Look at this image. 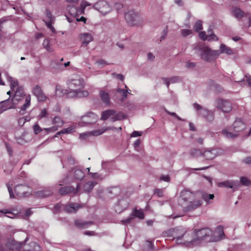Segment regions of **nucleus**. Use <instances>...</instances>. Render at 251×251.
Returning <instances> with one entry per match:
<instances>
[{
	"mask_svg": "<svg viewBox=\"0 0 251 251\" xmlns=\"http://www.w3.org/2000/svg\"><path fill=\"white\" fill-rule=\"evenodd\" d=\"M176 230V229L173 228L169 231V232L171 233L170 236L173 237L174 239H176V244L186 245L188 247L198 244L194 230L186 232L180 236H177Z\"/></svg>",
	"mask_w": 251,
	"mask_h": 251,
	"instance_id": "nucleus-1",
	"label": "nucleus"
},
{
	"mask_svg": "<svg viewBox=\"0 0 251 251\" xmlns=\"http://www.w3.org/2000/svg\"><path fill=\"white\" fill-rule=\"evenodd\" d=\"M180 197L182 200L188 203L186 206L187 210H194L200 206L202 202L200 200L195 201V195L189 190H184L181 192Z\"/></svg>",
	"mask_w": 251,
	"mask_h": 251,
	"instance_id": "nucleus-2",
	"label": "nucleus"
},
{
	"mask_svg": "<svg viewBox=\"0 0 251 251\" xmlns=\"http://www.w3.org/2000/svg\"><path fill=\"white\" fill-rule=\"evenodd\" d=\"M234 132H229L227 129H224L222 133L227 138H234L238 136V133L243 131L246 128V125L241 119L237 118L232 125Z\"/></svg>",
	"mask_w": 251,
	"mask_h": 251,
	"instance_id": "nucleus-3",
	"label": "nucleus"
},
{
	"mask_svg": "<svg viewBox=\"0 0 251 251\" xmlns=\"http://www.w3.org/2000/svg\"><path fill=\"white\" fill-rule=\"evenodd\" d=\"M199 49L201 51V58L206 61H211L220 55L219 50H212L207 46H200Z\"/></svg>",
	"mask_w": 251,
	"mask_h": 251,
	"instance_id": "nucleus-4",
	"label": "nucleus"
},
{
	"mask_svg": "<svg viewBox=\"0 0 251 251\" xmlns=\"http://www.w3.org/2000/svg\"><path fill=\"white\" fill-rule=\"evenodd\" d=\"M125 19L126 22L132 26H139L143 24L141 16L134 10H130L125 14Z\"/></svg>",
	"mask_w": 251,
	"mask_h": 251,
	"instance_id": "nucleus-5",
	"label": "nucleus"
},
{
	"mask_svg": "<svg viewBox=\"0 0 251 251\" xmlns=\"http://www.w3.org/2000/svg\"><path fill=\"white\" fill-rule=\"evenodd\" d=\"M98 119V116L93 112H88L86 115L82 116L80 121L78 122V125L80 126H83L95 123Z\"/></svg>",
	"mask_w": 251,
	"mask_h": 251,
	"instance_id": "nucleus-6",
	"label": "nucleus"
},
{
	"mask_svg": "<svg viewBox=\"0 0 251 251\" xmlns=\"http://www.w3.org/2000/svg\"><path fill=\"white\" fill-rule=\"evenodd\" d=\"M69 90L82 91L81 89L84 86V81L79 77L70 79L67 83Z\"/></svg>",
	"mask_w": 251,
	"mask_h": 251,
	"instance_id": "nucleus-7",
	"label": "nucleus"
},
{
	"mask_svg": "<svg viewBox=\"0 0 251 251\" xmlns=\"http://www.w3.org/2000/svg\"><path fill=\"white\" fill-rule=\"evenodd\" d=\"M216 107L225 113H228L232 109L231 102L227 100L222 99H218L216 100Z\"/></svg>",
	"mask_w": 251,
	"mask_h": 251,
	"instance_id": "nucleus-8",
	"label": "nucleus"
},
{
	"mask_svg": "<svg viewBox=\"0 0 251 251\" xmlns=\"http://www.w3.org/2000/svg\"><path fill=\"white\" fill-rule=\"evenodd\" d=\"M193 106L196 109L200 110V114L204 117L207 121L210 122L214 120L213 112L207 110L197 103H194Z\"/></svg>",
	"mask_w": 251,
	"mask_h": 251,
	"instance_id": "nucleus-9",
	"label": "nucleus"
},
{
	"mask_svg": "<svg viewBox=\"0 0 251 251\" xmlns=\"http://www.w3.org/2000/svg\"><path fill=\"white\" fill-rule=\"evenodd\" d=\"M195 234L196 237V239L197 242L199 243V241L201 240L206 237H210L211 239L213 231L212 230L208 227H204L200 229H195Z\"/></svg>",
	"mask_w": 251,
	"mask_h": 251,
	"instance_id": "nucleus-10",
	"label": "nucleus"
},
{
	"mask_svg": "<svg viewBox=\"0 0 251 251\" xmlns=\"http://www.w3.org/2000/svg\"><path fill=\"white\" fill-rule=\"evenodd\" d=\"M95 8L103 15H106L111 11V8L105 1H100L94 5Z\"/></svg>",
	"mask_w": 251,
	"mask_h": 251,
	"instance_id": "nucleus-11",
	"label": "nucleus"
},
{
	"mask_svg": "<svg viewBox=\"0 0 251 251\" xmlns=\"http://www.w3.org/2000/svg\"><path fill=\"white\" fill-rule=\"evenodd\" d=\"M29 187L25 185L20 184L15 186L14 191L16 196L19 198L27 196L28 194Z\"/></svg>",
	"mask_w": 251,
	"mask_h": 251,
	"instance_id": "nucleus-12",
	"label": "nucleus"
},
{
	"mask_svg": "<svg viewBox=\"0 0 251 251\" xmlns=\"http://www.w3.org/2000/svg\"><path fill=\"white\" fill-rule=\"evenodd\" d=\"M32 93L37 98L39 101H45L47 99V97L43 92L41 87L38 85L33 88Z\"/></svg>",
	"mask_w": 251,
	"mask_h": 251,
	"instance_id": "nucleus-13",
	"label": "nucleus"
},
{
	"mask_svg": "<svg viewBox=\"0 0 251 251\" xmlns=\"http://www.w3.org/2000/svg\"><path fill=\"white\" fill-rule=\"evenodd\" d=\"M89 95V93L87 91H76L69 90V91L66 93V96L69 98H84Z\"/></svg>",
	"mask_w": 251,
	"mask_h": 251,
	"instance_id": "nucleus-14",
	"label": "nucleus"
},
{
	"mask_svg": "<svg viewBox=\"0 0 251 251\" xmlns=\"http://www.w3.org/2000/svg\"><path fill=\"white\" fill-rule=\"evenodd\" d=\"M225 236L223 227L222 226H218L213 232L211 237L212 241H218L223 239Z\"/></svg>",
	"mask_w": 251,
	"mask_h": 251,
	"instance_id": "nucleus-15",
	"label": "nucleus"
},
{
	"mask_svg": "<svg viewBox=\"0 0 251 251\" xmlns=\"http://www.w3.org/2000/svg\"><path fill=\"white\" fill-rule=\"evenodd\" d=\"M24 243L23 242H19L13 239H8L7 240L5 245L12 250H18L20 249L22 246L24 247Z\"/></svg>",
	"mask_w": 251,
	"mask_h": 251,
	"instance_id": "nucleus-16",
	"label": "nucleus"
},
{
	"mask_svg": "<svg viewBox=\"0 0 251 251\" xmlns=\"http://www.w3.org/2000/svg\"><path fill=\"white\" fill-rule=\"evenodd\" d=\"M80 189V185L79 184L77 185L76 189H75L73 187L65 186L61 187L59 190V193L60 195H63L69 193H74L76 194Z\"/></svg>",
	"mask_w": 251,
	"mask_h": 251,
	"instance_id": "nucleus-17",
	"label": "nucleus"
},
{
	"mask_svg": "<svg viewBox=\"0 0 251 251\" xmlns=\"http://www.w3.org/2000/svg\"><path fill=\"white\" fill-rule=\"evenodd\" d=\"M134 217H137L139 219H143L144 218V214L141 210L135 209L132 213V217H129L126 220L122 221L124 224H127L130 223Z\"/></svg>",
	"mask_w": 251,
	"mask_h": 251,
	"instance_id": "nucleus-18",
	"label": "nucleus"
},
{
	"mask_svg": "<svg viewBox=\"0 0 251 251\" xmlns=\"http://www.w3.org/2000/svg\"><path fill=\"white\" fill-rule=\"evenodd\" d=\"M81 207H82V205L81 204L71 203L65 205L64 211L67 213H75L79 208Z\"/></svg>",
	"mask_w": 251,
	"mask_h": 251,
	"instance_id": "nucleus-19",
	"label": "nucleus"
},
{
	"mask_svg": "<svg viewBox=\"0 0 251 251\" xmlns=\"http://www.w3.org/2000/svg\"><path fill=\"white\" fill-rule=\"evenodd\" d=\"M209 31L208 33H209ZM200 38L203 41H217L218 40V37L215 35L213 33H208L206 35L204 31H201L199 33Z\"/></svg>",
	"mask_w": 251,
	"mask_h": 251,
	"instance_id": "nucleus-20",
	"label": "nucleus"
},
{
	"mask_svg": "<svg viewBox=\"0 0 251 251\" xmlns=\"http://www.w3.org/2000/svg\"><path fill=\"white\" fill-rule=\"evenodd\" d=\"M52 194V192L49 188H46L45 189L38 190L34 192L33 195L38 198H44L51 195Z\"/></svg>",
	"mask_w": 251,
	"mask_h": 251,
	"instance_id": "nucleus-21",
	"label": "nucleus"
},
{
	"mask_svg": "<svg viewBox=\"0 0 251 251\" xmlns=\"http://www.w3.org/2000/svg\"><path fill=\"white\" fill-rule=\"evenodd\" d=\"M15 104L16 103L12 102L9 100H4L0 102V111L1 112L8 109L15 108L16 107Z\"/></svg>",
	"mask_w": 251,
	"mask_h": 251,
	"instance_id": "nucleus-22",
	"label": "nucleus"
},
{
	"mask_svg": "<svg viewBox=\"0 0 251 251\" xmlns=\"http://www.w3.org/2000/svg\"><path fill=\"white\" fill-rule=\"evenodd\" d=\"M24 248L26 251H40L41 248L36 243L32 242L28 244L24 243Z\"/></svg>",
	"mask_w": 251,
	"mask_h": 251,
	"instance_id": "nucleus-23",
	"label": "nucleus"
},
{
	"mask_svg": "<svg viewBox=\"0 0 251 251\" xmlns=\"http://www.w3.org/2000/svg\"><path fill=\"white\" fill-rule=\"evenodd\" d=\"M217 154V151L215 149L207 150L202 152L203 157L206 159H213Z\"/></svg>",
	"mask_w": 251,
	"mask_h": 251,
	"instance_id": "nucleus-24",
	"label": "nucleus"
},
{
	"mask_svg": "<svg viewBox=\"0 0 251 251\" xmlns=\"http://www.w3.org/2000/svg\"><path fill=\"white\" fill-rule=\"evenodd\" d=\"M93 222L91 221H84L80 219H77L75 222V224L76 226L79 228H85L88 227L91 225L93 224Z\"/></svg>",
	"mask_w": 251,
	"mask_h": 251,
	"instance_id": "nucleus-25",
	"label": "nucleus"
},
{
	"mask_svg": "<svg viewBox=\"0 0 251 251\" xmlns=\"http://www.w3.org/2000/svg\"><path fill=\"white\" fill-rule=\"evenodd\" d=\"M114 129H115V128L113 127H102V128L100 129L94 130L92 131H90V135H91V136H99L100 135L102 134L104 132H105L106 130H113Z\"/></svg>",
	"mask_w": 251,
	"mask_h": 251,
	"instance_id": "nucleus-26",
	"label": "nucleus"
},
{
	"mask_svg": "<svg viewBox=\"0 0 251 251\" xmlns=\"http://www.w3.org/2000/svg\"><path fill=\"white\" fill-rule=\"evenodd\" d=\"M80 40L83 44L87 45L93 40V37L91 34L83 33L80 35Z\"/></svg>",
	"mask_w": 251,
	"mask_h": 251,
	"instance_id": "nucleus-27",
	"label": "nucleus"
},
{
	"mask_svg": "<svg viewBox=\"0 0 251 251\" xmlns=\"http://www.w3.org/2000/svg\"><path fill=\"white\" fill-rule=\"evenodd\" d=\"M100 96L101 101L106 105L110 104V97L108 93L104 91H100Z\"/></svg>",
	"mask_w": 251,
	"mask_h": 251,
	"instance_id": "nucleus-28",
	"label": "nucleus"
},
{
	"mask_svg": "<svg viewBox=\"0 0 251 251\" xmlns=\"http://www.w3.org/2000/svg\"><path fill=\"white\" fill-rule=\"evenodd\" d=\"M31 97L29 95L25 97V103L21 107L20 111V114L21 115H24L25 114L24 111L29 106L30 104Z\"/></svg>",
	"mask_w": 251,
	"mask_h": 251,
	"instance_id": "nucleus-29",
	"label": "nucleus"
},
{
	"mask_svg": "<svg viewBox=\"0 0 251 251\" xmlns=\"http://www.w3.org/2000/svg\"><path fill=\"white\" fill-rule=\"evenodd\" d=\"M67 10L70 15L74 17H76L79 13H81L80 9L77 8L74 5L68 6Z\"/></svg>",
	"mask_w": 251,
	"mask_h": 251,
	"instance_id": "nucleus-30",
	"label": "nucleus"
},
{
	"mask_svg": "<svg viewBox=\"0 0 251 251\" xmlns=\"http://www.w3.org/2000/svg\"><path fill=\"white\" fill-rule=\"evenodd\" d=\"M116 114V111L113 109H110L105 110L102 112L101 114V119L103 120H106L108 119L109 117L114 115Z\"/></svg>",
	"mask_w": 251,
	"mask_h": 251,
	"instance_id": "nucleus-31",
	"label": "nucleus"
},
{
	"mask_svg": "<svg viewBox=\"0 0 251 251\" xmlns=\"http://www.w3.org/2000/svg\"><path fill=\"white\" fill-rule=\"evenodd\" d=\"M52 123L53 124L55 125V126H57L58 128V127H62L64 124L65 122L60 117L57 116L54 117Z\"/></svg>",
	"mask_w": 251,
	"mask_h": 251,
	"instance_id": "nucleus-32",
	"label": "nucleus"
},
{
	"mask_svg": "<svg viewBox=\"0 0 251 251\" xmlns=\"http://www.w3.org/2000/svg\"><path fill=\"white\" fill-rule=\"evenodd\" d=\"M232 13L234 16L239 20L241 19L245 15L244 12L239 8H234Z\"/></svg>",
	"mask_w": 251,
	"mask_h": 251,
	"instance_id": "nucleus-33",
	"label": "nucleus"
},
{
	"mask_svg": "<svg viewBox=\"0 0 251 251\" xmlns=\"http://www.w3.org/2000/svg\"><path fill=\"white\" fill-rule=\"evenodd\" d=\"M220 53H226L227 55H230L233 53V52L231 49L229 47L226 46L225 44H221L220 46Z\"/></svg>",
	"mask_w": 251,
	"mask_h": 251,
	"instance_id": "nucleus-34",
	"label": "nucleus"
},
{
	"mask_svg": "<svg viewBox=\"0 0 251 251\" xmlns=\"http://www.w3.org/2000/svg\"><path fill=\"white\" fill-rule=\"evenodd\" d=\"M25 95L24 94L23 91H21L20 90H18V89L16 90L15 95L12 100V101L14 102L15 101H18Z\"/></svg>",
	"mask_w": 251,
	"mask_h": 251,
	"instance_id": "nucleus-35",
	"label": "nucleus"
},
{
	"mask_svg": "<svg viewBox=\"0 0 251 251\" xmlns=\"http://www.w3.org/2000/svg\"><path fill=\"white\" fill-rule=\"evenodd\" d=\"M74 177L75 179L80 180L84 177V174L81 170L75 168L74 171Z\"/></svg>",
	"mask_w": 251,
	"mask_h": 251,
	"instance_id": "nucleus-36",
	"label": "nucleus"
},
{
	"mask_svg": "<svg viewBox=\"0 0 251 251\" xmlns=\"http://www.w3.org/2000/svg\"><path fill=\"white\" fill-rule=\"evenodd\" d=\"M95 183L93 181L86 182L83 186L84 191L86 192H90L93 188Z\"/></svg>",
	"mask_w": 251,
	"mask_h": 251,
	"instance_id": "nucleus-37",
	"label": "nucleus"
},
{
	"mask_svg": "<svg viewBox=\"0 0 251 251\" xmlns=\"http://www.w3.org/2000/svg\"><path fill=\"white\" fill-rule=\"evenodd\" d=\"M165 83L168 88L169 86L170 83H176L177 82L179 81V78L178 76H173L170 78H165L164 79Z\"/></svg>",
	"mask_w": 251,
	"mask_h": 251,
	"instance_id": "nucleus-38",
	"label": "nucleus"
},
{
	"mask_svg": "<svg viewBox=\"0 0 251 251\" xmlns=\"http://www.w3.org/2000/svg\"><path fill=\"white\" fill-rule=\"evenodd\" d=\"M218 186L220 187H225L226 188H232L233 186L232 181L226 180L218 183Z\"/></svg>",
	"mask_w": 251,
	"mask_h": 251,
	"instance_id": "nucleus-39",
	"label": "nucleus"
},
{
	"mask_svg": "<svg viewBox=\"0 0 251 251\" xmlns=\"http://www.w3.org/2000/svg\"><path fill=\"white\" fill-rule=\"evenodd\" d=\"M125 118V115L121 112L116 113L111 117V120L112 122L118 120H121Z\"/></svg>",
	"mask_w": 251,
	"mask_h": 251,
	"instance_id": "nucleus-40",
	"label": "nucleus"
},
{
	"mask_svg": "<svg viewBox=\"0 0 251 251\" xmlns=\"http://www.w3.org/2000/svg\"><path fill=\"white\" fill-rule=\"evenodd\" d=\"M75 125H72L68 128L61 130V132L62 134H70L75 131Z\"/></svg>",
	"mask_w": 251,
	"mask_h": 251,
	"instance_id": "nucleus-41",
	"label": "nucleus"
},
{
	"mask_svg": "<svg viewBox=\"0 0 251 251\" xmlns=\"http://www.w3.org/2000/svg\"><path fill=\"white\" fill-rule=\"evenodd\" d=\"M116 92L122 95V97L121 99V100L122 101H124L125 99H126L127 97V94H126V92H125V90L121 88H118L116 90Z\"/></svg>",
	"mask_w": 251,
	"mask_h": 251,
	"instance_id": "nucleus-42",
	"label": "nucleus"
},
{
	"mask_svg": "<svg viewBox=\"0 0 251 251\" xmlns=\"http://www.w3.org/2000/svg\"><path fill=\"white\" fill-rule=\"evenodd\" d=\"M53 64H56V65H57V67H56V68L57 69H62V66L63 65L64 67H67L68 66H69L70 64V61H68L66 63H65L64 64H62V63H59V64L58 63H56V61H53L51 62V66L54 67V65Z\"/></svg>",
	"mask_w": 251,
	"mask_h": 251,
	"instance_id": "nucleus-43",
	"label": "nucleus"
},
{
	"mask_svg": "<svg viewBox=\"0 0 251 251\" xmlns=\"http://www.w3.org/2000/svg\"><path fill=\"white\" fill-rule=\"evenodd\" d=\"M43 46L45 49L49 51H52V48L50 47V41L49 39H45L43 42Z\"/></svg>",
	"mask_w": 251,
	"mask_h": 251,
	"instance_id": "nucleus-44",
	"label": "nucleus"
},
{
	"mask_svg": "<svg viewBox=\"0 0 251 251\" xmlns=\"http://www.w3.org/2000/svg\"><path fill=\"white\" fill-rule=\"evenodd\" d=\"M201 197L205 201L208 202L209 200L213 199L214 195L213 194L203 193L202 194Z\"/></svg>",
	"mask_w": 251,
	"mask_h": 251,
	"instance_id": "nucleus-45",
	"label": "nucleus"
},
{
	"mask_svg": "<svg viewBox=\"0 0 251 251\" xmlns=\"http://www.w3.org/2000/svg\"><path fill=\"white\" fill-rule=\"evenodd\" d=\"M190 154L193 156H199L202 155V152L199 149H193L191 151Z\"/></svg>",
	"mask_w": 251,
	"mask_h": 251,
	"instance_id": "nucleus-46",
	"label": "nucleus"
},
{
	"mask_svg": "<svg viewBox=\"0 0 251 251\" xmlns=\"http://www.w3.org/2000/svg\"><path fill=\"white\" fill-rule=\"evenodd\" d=\"M10 85L11 89L13 91L19 89L18 82L17 80L11 79L10 81Z\"/></svg>",
	"mask_w": 251,
	"mask_h": 251,
	"instance_id": "nucleus-47",
	"label": "nucleus"
},
{
	"mask_svg": "<svg viewBox=\"0 0 251 251\" xmlns=\"http://www.w3.org/2000/svg\"><path fill=\"white\" fill-rule=\"evenodd\" d=\"M90 5V4L87 2L85 0H82L80 4V11L81 13H83L84 12L85 8L87 6Z\"/></svg>",
	"mask_w": 251,
	"mask_h": 251,
	"instance_id": "nucleus-48",
	"label": "nucleus"
},
{
	"mask_svg": "<svg viewBox=\"0 0 251 251\" xmlns=\"http://www.w3.org/2000/svg\"><path fill=\"white\" fill-rule=\"evenodd\" d=\"M196 31H199L202 29V22L201 21H197L194 26Z\"/></svg>",
	"mask_w": 251,
	"mask_h": 251,
	"instance_id": "nucleus-49",
	"label": "nucleus"
},
{
	"mask_svg": "<svg viewBox=\"0 0 251 251\" xmlns=\"http://www.w3.org/2000/svg\"><path fill=\"white\" fill-rule=\"evenodd\" d=\"M241 182L243 185L246 186L251 185V181L246 177H241Z\"/></svg>",
	"mask_w": 251,
	"mask_h": 251,
	"instance_id": "nucleus-50",
	"label": "nucleus"
},
{
	"mask_svg": "<svg viewBox=\"0 0 251 251\" xmlns=\"http://www.w3.org/2000/svg\"><path fill=\"white\" fill-rule=\"evenodd\" d=\"M90 136V132H86L80 133L79 137L80 140H85Z\"/></svg>",
	"mask_w": 251,
	"mask_h": 251,
	"instance_id": "nucleus-51",
	"label": "nucleus"
},
{
	"mask_svg": "<svg viewBox=\"0 0 251 251\" xmlns=\"http://www.w3.org/2000/svg\"><path fill=\"white\" fill-rule=\"evenodd\" d=\"M181 35L183 37H186L192 33V31L190 29H185L181 31Z\"/></svg>",
	"mask_w": 251,
	"mask_h": 251,
	"instance_id": "nucleus-52",
	"label": "nucleus"
},
{
	"mask_svg": "<svg viewBox=\"0 0 251 251\" xmlns=\"http://www.w3.org/2000/svg\"><path fill=\"white\" fill-rule=\"evenodd\" d=\"M33 128L34 132L36 134H38L39 133H40V132H41L43 130V129L41 128V127L37 124H36L33 126Z\"/></svg>",
	"mask_w": 251,
	"mask_h": 251,
	"instance_id": "nucleus-53",
	"label": "nucleus"
},
{
	"mask_svg": "<svg viewBox=\"0 0 251 251\" xmlns=\"http://www.w3.org/2000/svg\"><path fill=\"white\" fill-rule=\"evenodd\" d=\"M154 194L157 195L159 197H162L164 195V190L162 189H155L154 190Z\"/></svg>",
	"mask_w": 251,
	"mask_h": 251,
	"instance_id": "nucleus-54",
	"label": "nucleus"
},
{
	"mask_svg": "<svg viewBox=\"0 0 251 251\" xmlns=\"http://www.w3.org/2000/svg\"><path fill=\"white\" fill-rule=\"evenodd\" d=\"M47 114H48L47 111L45 108H44L41 110V111L40 114L38 115V117L39 119H42V118H43L46 117Z\"/></svg>",
	"mask_w": 251,
	"mask_h": 251,
	"instance_id": "nucleus-55",
	"label": "nucleus"
},
{
	"mask_svg": "<svg viewBox=\"0 0 251 251\" xmlns=\"http://www.w3.org/2000/svg\"><path fill=\"white\" fill-rule=\"evenodd\" d=\"M0 212L3 213V214H9V215H5V216H6L7 217H9V218H12L14 217L13 213H12V212H10L9 210H7V209H3V210L0 211Z\"/></svg>",
	"mask_w": 251,
	"mask_h": 251,
	"instance_id": "nucleus-56",
	"label": "nucleus"
},
{
	"mask_svg": "<svg viewBox=\"0 0 251 251\" xmlns=\"http://www.w3.org/2000/svg\"><path fill=\"white\" fill-rule=\"evenodd\" d=\"M54 21H49L48 22H46V24L47 27L49 28L52 32L55 31V29L52 25V24Z\"/></svg>",
	"mask_w": 251,
	"mask_h": 251,
	"instance_id": "nucleus-57",
	"label": "nucleus"
},
{
	"mask_svg": "<svg viewBox=\"0 0 251 251\" xmlns=\"http://www.w3.org/2000/svg\"><path fill=\"white\" fill-rule=\"evenodd\" d=\"M57 127L53 126L49 128H45L43 130L46 131L48 133L50 132H54L56 130H57Z\"/></svg>",
	"mask_w": 251,
	"mask_h": 251,
	"instance_id": "nucleus-58",
	"label": "nucleus"
},
{
	"mask_svg": "<svg viewBox=\"0 0 251 251\" xmlns=\"http://www.w3.org/2000/svg\"><path fill=\"white\" fill-rule=\"evenodd\" d=\"M46 14L49 21H54V17L52 16V14L49 10H46Z\"/></svg>",
	"mask_w": 251,
	"mask_h": 251,
	"instance_id": "nucleus-59",
	"label": "nucleus"
},
{
	"mask_svg": "<svg viewBox=\"0 0 251 251\" xmlns=\"http://www.w3.org/2000/svg\"><path fill=\"white\" fill-rule=\"evenodd\" d=\"M160 180L161 181H164L166 182H169L170 181V177L169 176H161L160 178Z\"/></svg>",
	"mask_w": 251,
	"mask_h": 251,
	"instance_id": "nucleus-60",
	"label": "nucleus"
},
{
	"mask_svg": "<svg viewBox=\"0 0 251 251\" xmlns=\"http://www.w3.org/2000/svg\"><path fill=\"white\" fill-rule=\"evenodd\" d=\"M18 123L20 126H23L25 124V119L23 117L20 118L18 120Z\"/></svg>",
	"mask_w": 251,
	"mask_h": 251,
	"instance_id": "nucleus-61",
	"label": "nucleus"
},
{
	"mask_svg": "<svg viewBox=\"0 0 251 251\" xmlns=\"http://www.w3.org/2000/svg\"><path fill=\"white\" fill-rule=\"evenodd\" d=\"M141 135H142V132H140L137 131H134L131 134V136L135 137H137V136H141Z\"/></svg>",
	"mask_w": 251,
	"mask_h": 251,
	"instance_id": "nucleus-62",
	"label": "nucleus"
},
{
	"mask_svg": "<svg viewBox=\"0 0 251 251\" xmlns=\"http://www.w3.org/2000/svg\"><path fill=\"white\" fill-rule=\"evenodd\" d=\"M246 78L247 82L250 87H251V76L249 75H245Z\"/></svg>",
	"mask_w": 251,
	"mask_h": 251,
	"instance_id": "nucleus-63",
	"label": "nucleus"
},
{
	"mask_svg": "<svg viewBox=\"0 0 251 251\" xmlns=\"http://www.w3.org/2000/svg\"><path fill=\"white\" fill-rule=\"evenodd\" d=\"M244 162L246 164H251V156L245 158L244 160Z\"/></svg>",
	"mask_w": 251,
	"mask_h": 251,
	"instance_id": "nucleus-64",
	"label": "nucleus"
}]
</instances>
